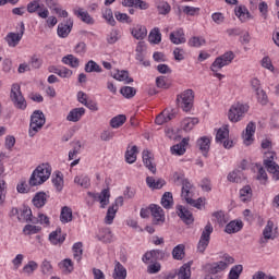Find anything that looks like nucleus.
<instances>
[{
    "mask_svg": "<svg viewBox=\"0 0 279 279\" xmlns=\"http://www.w3.org/2000/svg\"><path fill=\"white\" fill-rule=\"evenodd\" d=\"M173 180L177 184H182L181 197L185 199L186 204L193 206V208H202V198L193 199V184L189 179L184 178L183 173L175 172Z\"/></svg>",
    "mask_w": 279,
    "mask_h": 279,
    "instance_id": "1",
    "label": "nucleus"
},
{
    "mask_svg": "<svg viewBox=\"0 0 279 279\" xmlns=\"http://www.w3.org/2000/svg\"><path fill=\"white\" fill-rule=\"evenodd\" d=\"M48 178H51V166L41 163L33 171L28 183L31 186H40L47 182Z\"/></svg>",
    "mask_w": 279,
    "mask_h": 279,
    "instance_id": "2",
    "label": "nucleus"
},
{
    "mask_svg": "<svg viewBox=\"0 0 279 279\" xmlns=\"http://www.w3.org/2000/svg\"><path fill=\"white\" fill-rule=\"evenodd\" d=\"M45 123H46L45 113H43V111L40 110H35L31 116L28 135L31 137L36 136V134H38V132L43 130V125H45Z\"/></svg>",
    "mask_w": 279,
    "mask_h": 279,
    "instance_id": "3",
    "label": "nucleus"
},
{
    "mask_svg": "<svg viewBox=\"0 0 279 279\" xmlns=\"http://www.w3.org/2000/svg\"><path fill=\"white\" fill-rule=\"evenodd\" d=\"M10 99L17 110H25L27 108V100L21 92V85L13 84L11 87Z\"/></svg>",
    "mask_w": 279,
    "mask_h": 279,
    "instance_id": "4",
    "label": "nucleus"
},
{
    "mask_svg": "<svg viewBox=\"0 0 279 279\" xmlns=\"http://www.w3.org/2000/svg\"><path fill=\"white\" fill-rule=\"evenodd\" d=\"M193 99H195L193 89H186L177 96L178 106L179 108H182L184 112H191V109L193 108Z\"/></svg>",
    "mask_w": 279,
    "mask_h": 279,
    "instance_id": "5",
    "label": "nucleus"
},
{
    "mask_svg": "<svg viewBox=\"0 0 279 279\" xmlns=\"http://www.w3.org/2000/svg\"><path fill=\"white\" fill-rule=\"evenodd\" d=\"M247 110H250V107L247 105H243L241 102H238L233 106H231L228 117L229 120L232 123H239V121H241V119H243V114H245V112H247Z\"/></svg>",
    "mask_w": 279,
    "mask_h": 279,
    "instance_id": "6",
    "label": "nucleus"
},
{
    "mask_svg": "<svg viewBox=\"0 0 279 279\" xmlns=\"http://www.w3.org/2000/svg\"><path fill=\"white\" fill-rule=\"evenodd\" d=\"M232 60H234V52L228 51L222 56L216 58L210 66V70L213 71V73H217V71H220V69H223V66H228V64H231Z\"/></svg>",
    "mask_w": 279,
    "mask_h": 279,
    "instance_id": "7",
    "label": "nucleus"
},
{
    "mask_svg": "<svg viewBox=\"0 0 279 279\" xmlns=\"http://www.w3.org/2000/svg\"><path fill=\"white\" fill-rule=\"evenodd\" d=\"M213 225L210 222H207L197 244V250L201 254H204V252H206V247H208V244L210 243V235L213 234Z\"/></svg>",
    "mask_w": 279,
    "mask_h": 279,
    "instance_id": "8",
    "label": "nucleus"
},
{
    "mask_svg": "<svg viewBox=\"0 0 279 279\" xmlns=\"http://www.w3.org/2000/svg\"><path fill=\"white\" fill-rule=\"evenodd\" d=\"M266 159L264 160L265 168L267 169L268 173H272L275 180H279V166L274 161L276 157V153L268 151L265 153Z\"/></svg>",
    "mask_w": 279,
    "mask_h": 279,
    "instance_id": "9",
    "label": "nucleus"
},
{
    "mask_svg": "<svg viewBox=\"0 0 279 279\" xmlns=\"http://www.w3.org/2000/svg\"><path fill=\"white\" fill-rule=\"evenodd\" d=\"M24 34H25V23L21 22L20 32L19 33H9L5 36L4 40H5V43H8L9 47H16L23 39Z\"/></svg>",
    "mask_w": 279,
    "mask_h": 279,
    "instance_id": "10",
    "label": "nucleus"
},
{
    "mask_svg": "<svg viewBox=\"0 0 279 279\" xmlns=\"http://www.w3.org/2000/svg\"><path fill=\"white\" fill-rule=\"evenodd\" d=\"M119 206H123V198L122 196H119L116 199L114 205L110 206L107 210V215L105 217V223L108 226L112 225L114 221V217H117V211L119 210Z\"/></svg>",
    "mask_w": 279,
    "mask_h": 279,
    "instance_id": "11",
    "label": "nucleus"
},
{
    "mask_svg": "<svg viewBox=\"0 0 279 279\" xmlns=\"http://www.w3.org/2000/svg\"><path fill=\"white\" fill-rule=\"evenodd\" d=\"M149 209L154 217L153 223L155 226H160L165 221V211L162 210V207L153 204L149 206Z\"/></svg>",
    "mask_w": 279,
    "mask_h": 279,
    "instance_id": "12",
    "label": "nucleus"
},
{
    "mask_svg": "<svg viewBox=\"0 0 279 279\" xmlns=\"http://www.w3.org/2000/svg\"><path fill=\"white\" fill-rule=\"evenodd\" d=\"M90 197H93L96 202L100 203V207L106 208L108 204H110V190L105 189L100 194L88 193Z\"/></svg>",
    "mask_w": 279,
    "mask_h": 279,
    "instance_id": "13",
    "label": "nucleus"
},
{
    "mask_svg": "<svg viewBox=\"0 0 279 279\" xmlns=\"http://www.w3.org/2000/svg\"><path fill=\"white\" fill-rule=\"evenodd\" d=\"M71 29H73V20L68 19L58 25L57 34L60 38H66L71 34Z\"/></svg>",
    "mask_w": 279,
    "mask_h": 279,
    "instance_id": "14",
    "label": "nucleus"
},
{
    "mask_svg": "<svg viewBox=\"0 0 279 279\" xmlns=\"http://www.w3.org/2000/svg\"><path fill=\"white\" fill-rule=\"evenodd\" d=\"M142 158L146 169H148V171H151L155 175L157 170L156 163H154V155H151V151H149L148 149H144L142 153Z\"/></svg>",
    "mask_w": 279,
    "mask_h": 279,
    "instance_id": "15",
    "label": "nucleus"
},
{
    "mask_svg": "<svg viewBox=\"0 0 279 279\" xmlns=\"http://www.w3.org/2000/svg\"><path fill=\"white\" fill-rule=\"evenodd\" d=\"M17 220L26 221V223H38V218L32 215V209L29 207H23L20 209V216H17Z\"/></svg>",
    "mask_w": 279,
    "mask_h": 279,
    "instance_id": "16",
    "label": "nucleus"
},
{
    "mask_svg": "<svg viewBox=\"0 0 279 279\" xmlns=\"http://www.w3.org/2000/svg\"><path fill=\"white\" fill-rule=\"evenodd\" d=\"M256 133V123L250 122L246 125L245 133H243L244 145H252L254 143V134Z\"/></svg>",
    "mask_w": 279,
    "mask_h": 279,
    "instance_id": "17",
    "label": "nucleus"
},
{
    "mask_svg": "<svg viewBox=\"0 0 279 279\" xmlns=\"http://www.w3.org/2000/svg\"><path fill=\"white\" fill-rule=\"evenodd\" d=\"M177 210L180 219H182V221L185 222L186 226H191V223L195 221L193 219V214L189 209L184 208L182 205H179L177 207Z\"/></svg>",
    "mask_w": 279,
    "mask_h": 279,
    "instance_id": "18",
    "label": "nucleus"
},
{
    "mask_svg": "<svg viewBox=\"0 0 279 279\" xmlns=\"http://www.w3.org/2000/svg\"><path fill=\"white\" fill-rule=\"evenodd\" d=\"M86 114V109L84 107L72 109L66 116V121H71L72 123H77L82 117Z\"/></svg>",
    "mask_w": 279,
    "mask_h": 279,
    "instance_id": "19",
    "label": "nucleus"
},
{
    "mask_svg": "<svg viewBox=\"0 0 279 279\" xmlns=\"http://www.w3.org/2000/svg\"><path fill=\"white\" fill-rule=\"evenodd\" d=\"M147 49V46L145 45V41H140L136 47V60L138 62H142L143 66H149V61H145V50Z\"/></svg>",
    "mask_w": 279,
    "mask_h": 279,
    "instance_id": "20",
    "label": "nucleus"
},
{
    "mask_svg": "<svg viewBox=\"0 0 279 279\" xmlns=\"http://www.w3.org/2000/svg\"><path fill=\"white\" fill-rule=\"evenodd\" d=\"M170 40L173 45H184L186 37L184 36V29L179 28L170 33Z\"/></svg>",
    "mask_w": 279,
    "mask_h": 279,
    "instance_id": "21",
    "label": "nucleus"
},
{
    "mask_svg": "<svg viewBox=\"0 0 279 279\" xmlns=\"http://www.w3.org/2000/svg\"><path fill=\"white\" fill-rule=\"evenodd\" d=\"M113 279H126L128 278V269L123 267V264L120 262L114 263V269L112 274Z\"/></svg>",
    "mask_w": 279,
    "mask_h": 279,
    "instance_id": "22",
    "label": "nucleus"
},
{
    "mask_svg": "<svg viewBox=\"0 0 279 279\" xmlns=\"http://www.w3.org/2000/svg\"><path fill=\"white\" fill-rule=\"evenodd\" d=\"M196 147H198L199 151H202L203 156H208V151L210 149V138L207 136H203L197 140Z\"/></svg>",
    "mask_w": 279,
    "mask_h": 279,
    "instance_id": "23",
    "label": "nucleus"
},
{
    "mask_svg": "<svg viewBox=\"0 0 279 279\" xmlns=\"http://www.w3.org/2000/svg\"><path fill=\"white\" fill-rule=\"evenodd\" d=\"M74 14L75 16H77V19H81V21H83V23H86L87 25H93L95 23L93 16H90V14L87 11H84V9L82 8H80L78 10H74Z\"/></svg>",
    "mask_w": 279,
    "mask_h": 279,
    "instance_id": "24",
    "label": "nucleus"
},
{
    "mask_svg": "<svg viewBox=\"0 0 279 279\" xmlns=\"http://www.w3.org/2000/svg\"><path fill=\"white\" fill-rule=\"evenodd\" d=\"M61 223H71L73 221V209L69 206H63L60 214Z\"/></svg>",
    "mask_w": 279,
    "mask_h": 279,
    "instance_id": "25",
    "label": "nucleus"
},
{
    "mask_svg": "<svg viewBox=\"0 0 279 279\" xmlns=\"http://www.w3.org/2000/svg\"><path fill=\"white\" fill-rule=\"evenodd\" d=\"M242 229L243 221L232 220L226 226L225 232H227V234H235V232H241Z\"/></svg>",
    "mask_w": 279,
    "mask_h": 279,
    "instance_id": "26",
    "label": "nucleus"
},
{
    "mask_svg": "<svg viewBox=\"0 0 279 279\" xmlns=\"http://www.w3.org/2000/svg\"><path fill=\"white\" fill-rule=\"evenodd\" d=\"M186 145H189V138H183L180 144H177L171 147V153L177 156H184L186 153Z\"/></svg>",
    "mask_w": 279,
    "mask_h": 279,
    "instance_id": "27",
    "label": "nucleus"
},
{
    "mask_svg": "<svg viewBox=\"0 0 279 279\" xmlns=\"http://www.w3.org/2000/svg\"><path fill=\"white\" fill-rule=\"evenodd\" d=\"M199 123V119L197 118H185L181 122V128L184 130V132H191Z\"/></svg>",
    "mask_w": 279,
    "mask_h": 279,
    "instance_id": "28",
    "label": "nucleus"
},
{
    "mask_svg": "<svg viewBox=\"0 0 279 279\" xmlns=\"http://www.w3.org/2000/svg\"><path fill=\"white\" fill-rule=\"evenodd\" d=\"M113 78L118 80V82H124L125 84H132V82H134V78L130 77V72L125 70H118L117 73L113 74Z\"/></svg>",
    "mask_w": 279,
    "mask_h": 279,
    "instance_id": "29",
    "label": "nucleus"
},
{
    "mask_svg": "<svg viewBox=\"0 0 279 279\" xmlns=\"http://www.w3.org/2000/svg\"><path fill=\"white\" fill-rule=\"evenodd\" d=\"M33 204L36 208H43L47 204V194L45 192L37 193L33 198Z\"/></svg>",
    "mask_w": 279,
    "mask_h": 279,
    "instance_id": "30",
    "label": "nucleus"
},
{
    "mask_svg": "<svg viewBox=\"0 0 279 279\" xmlns=\"http://www.w3.org/2000/svg\"><path fill=\"white\" fill-rule=\"evenodd\" d=\"M228 269V263H225L223 260L213 263L209 266V272L211 274H220V271H226Z\"/></svg>",
    "mask_w": 279,
    "mask_h": 279,
    "instance_id": "31",
    "label": "nucleus"
},
{
    "mask_svg": "<svg viewBox=\"0 0 279 279\" xmlns=\"http://www.w3.org/2000/svg\"><path fill=\"white\" fill-rule=\"evenodd\" d=\"M235 15L242 23H245L247 19H252V14H250V11L245 7H238L235 9Z\"/></svg>",
    "mask_w": 279,
    "mask_h": 279,
    "instance_id": "32",
    "label": "nucleus"
},
{
    "mask_svg": "<svg viewBox=\"0 0 279 279\" xmlns=\"http://www.w3.org/2000/svg\"><path fill=\"white\" fill-rule=\"evenodd\" d=\"M132 36H134L136 40H143L147 37V28L145 26L137 25L132 29Z\"/></svg>",
    "mask_w": 279,
    "mask_h": 279,
    "instance_id": "33",
    "label": "nucleus"
},
{
    "mask_svg": "<svg viewBox=\"0 0 279 279\" xmlns=\"http://www.w3.org/2000/svg\"><path fill=\"white\" fill-rule=\"evenodd\" d=\"M60 230H56L49 234V241L52 243V245H62V243H64L65 238L60 235Z\"/></svg>",
    "mask_w": 279,
    "mask_h": 279,
    "instance_id": "34",
    "label": "nucleus"
},
{
    "mask_svg": "<svg viewBox=\"0 0 279 279\" xmlns=\"http://www.w3.org/2000/svg\"><path fill=\"white\" fill-rule=\"evenodd\" d=\"M178 279H191V263L184 264L180 267Z\"/></svg>",
    "mask_w": 279,
    "mask_h": 279,
    "instance_id": "35",
    "label": "nucleus"
},
{
    "mask_svg": "<svg viewBox=\"0 0 279 279\" xmlns=\"http://www.w3.org/2000/svg\"><path fill=\"white\" fill-rule=\"evenodd\" d=\"M146 184L149 186V189H162V186L167 184V182H165V180L162 179L156 181L154 177H147Z\"/></svg>",
    "mask_w": 279,
    "mask_h": 279,
    "instance_id": "36",
    "label": "nucleus"
},
{
    "mask_svg": "<svg viewBox=\"0 0 279 279\" xmlns=\"http://www.w3.org/2000/svg\"><path fill=\"white\" fill-rule=\"evenodd\" d=\"M136 154H138L137 146H133L131 149L126 150L125 160L129 165H134V162H136Z\"/></svg>",
    "mask_w": 279,
    "mask_h": 279,
    "instance_id": "37",
    "label": "nucleus"
},
{
    "mask_svg": "<svg viewBox=\"0 0 279 279\" xmlns=\"http://www.w3.org/2000/svg\"><path fill=\"white\" fill-rule=\"evenodd\" d=\"M148 40L153 45H159V43L162 40V34H160V28H154L149 33Z\"/></svg>",
    "mask_w": 279,
    "mask_h": 279,
    "instance_id": "38",
    "label": "nucleus"
},
{
    "mask_svg": "<svg viewBox=\"0 0 279 279\" xmlns=\"http://www.w3.org/2000/svg\"><path fill=\"white\" fill-rule=\"evenodd\" d=\"M52 184L59 193L62 191V189H64V179L62 177V172L56 173V175L52 178Z\"/></svg>",
    "mask_w": 279,
    "mask_h": 279,
    "instance_id": "39",
    "label": "nucleus"
},
{
    "mask_svg": "<svg viewBox=\"0 0 279 279\" xmlns=\"http://www.w3.org/2000/svg\"><path fill=\"white\" fill-rule=\"evenodd\" d=\"M184 250H185L184 244L177 245L172 250V258H174V260H182L185 256Z\"/></svg>",
    "mask_w": 279,
    "mask_h": 279,
    "instance_id": "40",
    "label": "nucleus"
},
{
    "mask_svg": "<svg viewBox=\"0 0 279 279\" xmlns=\"http://www.w3.org/2000/svg\"><path fill=\"white\" fill-rule=\"evenodd\" d=\"M63 64H69L72 69H77L80 66V59L75 58L73 54H68L62 58Z\"/></svg>",
    "mask_w": 279,
    "mask_h": 279,
    "instance_id": "41",
    "label": "nucleus"
},
{
    "mask_svg": "<svg viewBox=\"0 0 279 279\" xmlns=\"http://www.w3.org/2000/svg\"><path fill=\"white\" fill-rule=\"evenodd\" d=\"M125 121H128V118L124 114H119L110 120V125L113 129H118L121 128Z\"/></svg>",
    "mask_w": 279,
    "mask_h": 279,
    "instance_id": "42",
    "label": "nucleus"
},
{
    "mask_svg": "<svg viewBox=\"0 0 279 279\" xmlns=\"http://www.w3.org/2000/svg\"><path fill=\"white\" fill-rule=\"evenodd\" d=\"M241 202H250L252 199V187L250 185L240 190Z\"/></svg>",
    "mask_w": 279,
    "mask_h": 279,
    "instance_id": "43",
    "label": "nucleus"
},
{
    "mask_svg": "<svg viewBox=\"0 0 279 279\" xmlns=\"http://www.w3.org/2000/svg\"><path fill=\"white\" fill-rule=\"evenodd\" d=\"M102 19L107 21L108 25L114 27L117 25V21L114 20V13H112V9H106L102 13Z\"/></svg>",
    "mask_w": 279,
    "mask_h": 279,
    "instance_id": "44",
    "label": "nucleus"
},
{
    "mask_svg": "<svg viewBox=\"0 0 279 279\" xmlns=\"http://www.w3.org/2000/svg\"><path fill=\"white\" fill-rule=\"evenodd\" d=\"M161 206H163V208H171V206H173V194H171V192H166L162 195Z\"/></svg>",
    "mask_w": 279,
    "mask_h": 279,
    "instance_id": "45",
    "label": "nucleus"
},
{
    "mask_svg": "<svg viewBox=\"0 0 279 279\" xmlns=\"http://www.w3.org/2000/svg\"><path fill=\"white\" fill-rule=\"evenodd\" d=\"M86 73H101V66L97 62L90 60L85 64Z\"/></svg>",
    "mask_w": 279,
    "mask_h": 279,
    "instance_id": "46",
    "label": "nucleus"
},
{
    "mask_svg": "<svg viewBox=\"0 0 279 279\" xmlns=\"http://www.w3.org/2000/svg\"><path fill=\"white\" fill-rule=\"evenodd\" d=\"M228 136H230V131L228 130V126L219 129L216 134V142L223 143V141H226Z\"/></svg>",
    "mask_w": 279,
    "mask_h": 279,
    "instance_id": "47",
    "label": "nucleus"
},
{
    "mask_svg": "<svg viewBox=\"0 0 279 279\" xmlns=\"http://www.w3.org/2000/svg\"><path fill=\"white\" fill-rule=\"evenodd\" d=\"M241 274H243V265H235L231 268L229 272V279H239L241 278Z\"/></svg>",
    "mask_w": 279,
    "mask_h": 279,
    "instance_id": "48",
    "label": "nucleus"
},
{
    "mask_svg": "<svg viewBox=\"0 0 279 279\" xmlns=\"http://www.w3.org/2000/svg\"><path fill=\"white\" fill-rule=\"evenodd\" d=\"M158 14L167 15L171 12V5L167 1H159L157 3Z\"/></svg>",
    "mask_w": 279,
    "mask_h": 279,
    "instance_id": "49",
    "label": "nucleus"
},
{
    "mask_svg": "<svg viewBox=\"0 0 279 279\" xmlns=\"http://www.w3.org/2000/svg\"><path fill=\"white\" fill-rule=\"evenodd\" d=\"M82 247H83L82 242H76L72 247L74 252V258L75 260H77V263L82 260V255L84 254V250H82Z\"/></svg>",
    "mask_w": 279,
    "mask_h": 279,
    "instance_id": "50",
    "label": "nucleus"
},
{
    "mask_svg": "<svg viewBox=\"0 0 279 279\" xmlns=\"http://www.w3.org/2000/svg\"><path fill=\"white\" fill-rule=\"evenodd\" d=\"M41 274H44V276H51L53 274V266H51V262L45 259L41 263Z\"/></svg>",
    "mask_w": 279,
    "mask_h": 279,
    "instance_id": "51",
    "label": "nucleus"
},
{
    "mask_svg": "<svg viewBox=\"0 0 279 279\" xmlns=\"http://www.w3.org/2000/svg\"><path fill=\"white\" fill-rule=\"evenodd\" d=\"M120 93L126 99H132V97H134L136 95V88L130 87V86H124L120 89Z\"/></svg>",
    "mask_w": 279,
    "mask_h": 279,
    "instance_id": "52",
    "label": "nucleus"
},
{
    "mask_svg": "<svg viewBox=\"0 0 279 279\" xmlns=\"http://www.w3.org/2000/svg\"><path fill=\"white\" fill-rule=\"evenodd\" d=\"M36 269H38V263L31 260L28 262L24 267H23V271L24 274H28V276H32V274L34 271H36Z\"/></svg>",
    "mask_w": 279,
    "mask_h": 279,
    "instance_id": "53",
    "label": "nucleus"
},
{
    "mask_svg": "<svg viewBox=\"0 0 279 279\" xmlns=\"http://www.w3.org/2000/svg\"><path fill=\"white\" fill-rule=\"evenodd\" d=\"M271 232H274V221L268 220V222L263 231V236L266 241H269V239H271Z\"/></svg>",
    "mask_w": 279,
    "mask_h": 279,
    "instance_id": "54",
    "label": "nucleus"
},
{
    "mask_svg": "<svg viewBox=\"0 0 279 279\" xmlns=\"http://www.w3.org/2000/svg\"><path fill=\"white\" fill-rule=\"evenodd\" d=\"M40 8H41L40 0H33L27 4V12L29 14H34V12H38Z\"/></svg>",
    "mask_w": 279,
    "mask_h": 279,
    "instance_id": "55",
    "label": "nucleus"
},
{
    "mask_svg": "<svg viewBox=\"0 0 279 279\" xmlns=\"http://www.w3.org/2000/svg\"><path fill=\"white\" fill-rule=\"evenodd\" d=\"M257 95V101L262 106H267L269 99L267 97V93L264 89H260L259 92L256 93Z\"/></svg>",
    "mask_w": 279,
    "mask_h": 279,
    "instance_id": "56",
    "label": "nucleus"
},
{
    "mask_svg": "<svg viewBox=\"0 0 279 279\" xmlns=\"http://www.w3.org/2000/svg\"><path fill=\"white\" fill-rule=\"evenodd\" d=\"M227 178H228L229 182H235L236 184H239V182H241V171L233 170L232 172H230L228 174Z\"/></svg>",
    "mask_w": 279,
    "mask_h": 279,
    "instance_id": "57",
    "label": "nucleus"
},
{
    "mask_svg": "<svg viewBox=\"0 0 279 279\" xmlns=\"http://www.w3.org/2000/svg\"><path fill=\"white\" fill-rule=\"evenodd\" d=\"M213 217L217 219L219 226H226V223H228V219H226V214H223V211H215Z\"/></svg>",
    "mask_w": 279,
    "mask_h": 279,
    "instance_id": "58",
    "label": "nucleus"
},
{
    "mask_svg": "<svg viewBox=\"0 0 279 279\" xmlns=\"http://www.w3.org/2000/svg\"><path fill=\"white\" fill-rule=\"evenodd\" d=\"M190 47H202V45H206V39L201 37H192L189 40Z\"/></svg>",
    "mask_w": 279,
    "mask_h": 279,
    "instance_id": "59",
    "label": "nucleus"
},
{
    "mask_svg": "<svg viewBox=\"0 0 279 279\" xmlns=\"http://www.w3.org/2000/svg\"><path fill=\"white\" fill-rule=\"evenodd\" d=\"M75 184H80L81 186H83V189H88V186H90V179H88V177L85 178H80V177H75L74 179Z\"/></svg>",
    "mask_w": 279,
    "mask_h": 279,
    "instance_id": "60",
    "label": "nucleus"
},
{
    "mask_svg": "<svg viewBox=\"0 0 279 279\" xmlns=\"http://www.w3.org/2000/svg\"><path fill=\"white\" fill-rule=\"evenodd\" d=\"M183 13L187 16H195L199 12V8L185 5L182 8Z\"/></svg>",
    "mask_w": 279,
    "mask_h": 279,
    "instance_id": "61",
    "label": "nucleus"
},
{
    "mask_svg": "<svg viewBox=\"0 0 279 279\" xmlns=\"http://www.w3.org/2000/svg\"><path fill=\"white\" fill-rule=\"evenodd\" d=\"M25 234H38L40 232V227L34 225H26L24 227Z\"/></svg>",
    "mask_w": 279,
    "mask_h": 279,
    "instance_id": "62",
    "label": "nucleus"
},
{
    "mask_svg": "<svg viewBox=\"0 0 279 279\" xmlns=\"http://www.w3.org/2000/svg\"><path fill=\"white\" fill-rule=\"evenodd\" d=\"M104 235L99 238V241H102L104 243H112V231L110 229H105Z\"/></svg>",
    "mask_w": 279,
    "mask_h": 279,
    "instance_id": "63",
    "label": "nucleus"
},
{
    "mask_svg": "<svg viewBox=\"0 0 279 279\" xmlns=\"http://www.w3.org/2000/svg\"><path fill=\"white\" fill-rule=\"evenodd\" d=\"M161 268L162 266L160 265V263H154L148 265L147 271L148 274H158V271H160Z\"/></svg>",
    "mask_w": 279,
    "mask_h": 279,
    "instance_id": "64",
    "label": "nucleus"
}]
</instances>
